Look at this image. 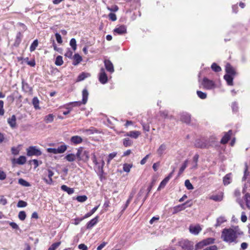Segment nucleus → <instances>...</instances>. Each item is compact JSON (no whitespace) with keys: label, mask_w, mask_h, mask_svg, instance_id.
Segmentation results:
<instances>
[{"label":"nucleus","mask_w":250,"mask_h":250,"mask_svg":"<svg viewBox=\"0 0 250 250\" xmlns=\"http://www.w3.org/2000/svg\"><path fill=\"white\" fill-rule=\"evenodd\" d=\"M82 95H83V100L82 101H77V102H70L69 103V105H71L72 108L73 107L75 106H80L81 105V104H85L88 99V92L87 90L86 89H84L83 90L82 92Z\"/></svg>","instance_id":"obj_2"},{"label":"nucleus","mask_w":250,"mask_h":250,"mask_svg":"<svg viewBox=\"0 0 250 250\" xmlns=\"http://www.w3.org/2000/svg\"><path fill=\"white\" fill-rule=\"evenodd\" d=\"M4 102L3 101L0 100V115L3 116L4 114V110L3 108Z\"/></svg>","instance_id":"obj_56"},{"label":"nucleus","mask_w":250,"mask_h":250,"mask_svg":"<svg viewBox=\"0 0 250 250\" xmlns=\"http://www.w3.org/2000/svg\"><path fill=\"white\" fill-rule=\"evenodd\" d=\"M70 141L73 144L78 145L82 142L83 139L79 136H74L71 138Z\"/></svg>","instance_id":"obj_16"},{"label":"nucleus","mask_w":250,"mask_h":250,"mask_svg":"<svg viewBox=\"0 0 250 250\" xmlns=\"http://www.w3.org/2000/svg\"><path fill=\"white\" fill-rule=\"evenodd\" d=\"M66 149L67 146L65 145H63L59 146L57 150L58 153H62L66 151Z\"/></svg>","instance_id":"obj_39"},{"label":"nucleus","mask_w":250,"mask_h":250,"mask_svg":"<svg viewBox=\"0 0 250 250\" xmlns=\"http://www.w3.org/2000/svg\"><path fill=\"white\" fill-rule=\"evenodd\" d=\"M243 232L238 226L231 228H225L223 229L221 238L225 242L236 244L239 242L238 239L243 235Z\"/></svg>","instance_id":"obj_1"},{"label":"nucleus","mask_w":250,"mask_h":250,"mask_svg":"<svg viewBox=\"0 0 250 250\" xmlns=\"http://www.w3.org/2000/svg\"><path fill=\"white\" fill-rule=\"evenodd\" d=\"M123 143L125 146L128 147L132 145L133 142L129 138H126L123 140Z\"/></svg>","instance_id":"obj_31"},{"label":"nucleus","mask_w":250,"mask_h":250,"mask_svg":"<svg viewBox=\"0 0 250 250\" xmlns=\"http://www.w3.org/2000/svg\"><path fill=\"white\" fill-rule=\"evenodd\" d=\"M74 59L75 62H73V64L75 65L78 64L82 61V57L78 54H76L74 55Z\"/></svg>","instance_id":"obj_32"},{"label":"nucleus","mask_w":250,"mask_h":250,"mask_svg":"<svg viewBox=\"0 0 250 250\" xmlns=\"http://www.w3.org/2000/svg\"><path fill=\"white\" fill-rule=\"evenodd\" d=\"M188 163V160H186L184 162V164H183V165L182 166V167H180V168L179 169L178 175H181L183 172V171L185 170L186 168L187 167Z\"/></svg>","instance_id":"obj_42"},{"label":"nucleus","mask_w":250,"mask_h":250,"mask_svg":"<svg viewBox=\"0 0 250 250\" xmlns=\"http://www.w3.org/2000/svg\"><path fill=\"white\" fill-rule=\"evenodd\" d=\"M182 247L184 250H192L193 249V243L188 240L184 241L182 243Z\"/></svg>","instance_id":"obj_11"},{"label":"nucleus","mask_w":250,"mask_h":250,"mask_svg":"<svg viewBox=\"0 0 250 250\" xmlns=\"http://www.w3.org/2000/svg\"><path fill=\"white\" fill-rule=\"evenodd\" d=\"M92 160L93 163L97 166L98 172L102 174L103 173V167L104 165V161L102 160L101 162H98L94 153L92 154Z\"/></svg>","instance_id":"obj_3"},{"label":"nucleus","mask_w":250,"mask_h":250,"mask_svg":"<svg viewBox=\"0 0 250 250\" xmlns=\"http://www.w3.org/2000/svg\"><path fill=\"white\" fill-rule=\"evenodd\" d=\"M189 230L191 234L196 235L202 230V228L199 225H191L189 227Z\"/></svg>","instance_id":"obj_7"},{"label":"nucleus","mask_w":250,"mask_h":250,"mask_svg":"<svg viewBox=\"0 0 250 250\" xmlns=\"http://www.w3.org/2000/svg\"><path fill=\"white\" fill-rule=\"evenodd\" d=\"M54 116L52 114H50L45 116L44 121L46 123H52L54 120Z\"/></svg>","instance_id":"obj_28"},{"label":"nucleus","mask_w":250,"mask_h":250,"mask_svg":"<svg viewBox=\"0 0 250 250\" xmlns=\"http://www.w3.org/2000/svg\"><path fill=\"white\" fill-rule=\"evenodd\" d=\"M27 151V155L28 156H40L42 154V152L41 150L35 146H29L26 149Z\"/></svg>","instance_id":"obj_4"},{"label":"nucleus","mask_w":250,"mask_h":250,"mask_svg":"<svg viewBox=\"0 0 250 250\" xmlns=\"http://www.w3.org/2000/svg\"><path fill=\"white\" fill-rule=\"evenodd\" d=\"M197 94L198 96L201 99H205L207 98V94L201 91H197Z\"/></svg>","instance_id":"obj_52"},{"label":"nucleus","mask_w":250,"mask_h":250,"mask_svg":"<svg viewBox=\"0 0 250 250\" xmlns=\"http://www.w3.org/2000/svg\"><path fill=\"white\" fill-rule=\"evenodd\" d=\"M117 155V153L113 152L110 153L108 157V160H107V163L109 164L110 163V161L113 159Z\"/></svg>","instance_id":"obj_58"},{"label":"nucleus","mask_w":250,"mask_h":250,"mask_svg":"<svg viewBox=\"0 0 250 250\" xmlns=\"http://www.w3.org/2000/svg\"><path fill=\"white\" fill-rule=\"evenodd\" d=\"M11 152L12 154L17 155L19 153L20 149L18 147H13L11 148Z\"/></svg>","instance_id":"obj_57"},{"label":"nucleus","mask_w":250,"mask_h":250,"mask_svg":"<svg viewBox=\"0 0 250 250\" xmlns=\"http://www.w3.org/2000/svg\"><path fill=\"white\" fill-rule=\"evenodd\" d=\"M70 45L72 47L73 50L75 51L77 49L76 41L75 39H71L70 41Z\"/></svg>","instance_id":"obj_48"},{"label":"nucleus","mask_w":250,"mask_h":250,"mask_svg":"<svg viewBox=\"0 0 250 250\" xmlns=\"http://www.w3.org/2000/svg\"><path fill=\"white\" fill-rule=\"evenodd\" d=\"M61 189L65 192H66L68 194H71L74 193V190L73 188H70L66 186V185H62L61 186Z\"/></svg>","instance_id":"obj_26"},{"label":"nucleus","mask_w":250,"mask_h":250,"mask_svg":"<svg viewBox=\"0 0 250 250\" xmlns=\"http://www.w3.org/2000/svg\"><path fill=\"white\" fill-rule=\"evenodd\" d=\"M232 134V131L229 130L228 132L226 133L221 140V143L222 144H226L229 140Z\"/></svg>","instance_id":"obj_15"},{"label":"nucleus","mask_w":250,"mask_h":250,"mask_svg":"<svg viewBox=\"0 0 250 250\" xmlns=\"http://www.w3.org/2000/svg\"><path fill=\"white\" fill-rule=\"evenodd\" d=\"M104 66L107 71L112 73L114 71V66L112 63L108 60H105L104 61Z\"/></svg>","instance_id":"obj_12"},{"label":"nucleus","mask_w":250,"mask_h":250,"mask_svg":"<svg viewBox=\"0 0 250 250\" xmlns=\"http://www.w3.org/2000/svg\"><path fill=\"white\" fill-rule=\"evenodd\" d=\"M82 131L86 135H91L96 132V129L94 127H91L88 129H82Z\"/></svg>","instance_id":"obj_34"},{"label":"nucleus","mask_w":250,"mask_h":250,"mask_svg":"<svg viewBox=\"0 0 250 250\" xmlns=\"http://www.w3.org/2000/svg\"><path fill=\"white\" fill-rule=\"evenodd\" d=\"M211 68L214 71L216 72H220L221 70V68L215 62L212 64Z\"/></svg>","instance_id":"obj_45"},{"label":"nucleus","mask_w":250,"mask_h":250,"mask_svg":"<svg viewBox=\"0 0 250 250\" xmlns=\"http://www.w3.org/2000/svg\"><path fill=\"white\" fill-rule=\"evenodd\" d=\"M204 250H217V247L215 245L211 246Z\"/></svg>","instance_id":"obj_64"},{"label":"nucleus","mask_w":250,"mask_h":250,"mask_svg":"<svg viewBox=\"0 0 250 250\" xmlns=\"http://www.w3.org/2000/svg\"><path fill=\"white\" fill-rule=\"evenodd\" d=\"M204 246H205L204 243L203 241H201L198 243L196 245L195 247V250H198L200 249H201L202 248H203Z\"/></svg>","instance_id":"obj_51"},{"label":"nucleus","mask_w":250,"mask_h":250,"mask_svg":"<svg viewBox=\"0 0 250 250\" xmlns=\"http://www.w3.org/2000/svg\"><path fill=\"white\" fill-rule=\"evenodd\" d=\"M109 19L111 20L112 21H115L117 20L116 15L112 13H110L109 15Z\"/></svg>","instance_id":"obj_62"},{"label":"nucleus","mask_w":250,"mask_h":250,"mask_svg":"<svg viewBox=\"0 0 250 250\" xmlns=\"http://www.w3.org/2000/svg\"><path fill=\"white\" fill-rule=\"evenodd\" d=\"M99 80L102 84H105L108 81V78L104 68H102L100 69V72L99 75Z\"/></svg>","instance_id":"obj_6"},{"label":"nucleus","mask_w":250,"mask_h":250,"mask_svg":"<svg viewBox=\"0 0 250 250\" xmlns=\"http://www.w3.org/2000/svg\"><path fill=\"white\" fill-rule=\"evenodd\" d=\"M174 172V169H173L172 171L170 172L168 175L160 183L157 190H160L162 188H163L166 184L167 183L169 179L172 177L173 173Z\"/></svg>","instance_id":"obj_8"},{"label":"nucleus","mask_w":250,"mask_h":250,"mask_svg":"<svg viewBox=\"0 0 250 250\" xmlns=\"http://www.w3.org/2000/svg\"><path fill=\"white\" fill-rule=\"evenodd\" d=\"M203 241L204 244L206 246L208 245L213 244L214 242V239H213L212 238H208L206 239L203 240Z\"/></svg>","instance_id":"obj_47"},{"label":"nucleus","mask_w":250,"mask_h":250,"mask_svg":"<svg viewBox=\"0 0 250 250\" xmlns=\"http://www.w3.org/2000/svg\"><path fill=\"white\" fill-rule=\"evenodd\" d=\"M56 40L59 43H62V37L61 35L58 33L55 34Z\"/></svg>","instance_id":"obj_59"},{"label":"nucleus","mask_w":250,"mask_h":250,"mask_svg":"<svg viewBox=\"0 0 250 250\" xmlns=\"http://www.w3.org/2000/svg\"><path fill=\"white\" fill-rule=\"evenodd\" d=\"M196 147L200 148H205L207 147L208 144L205 141L203 140H197L195 143Z\"/></svg>","instance_id":"obj_13"},{"label":"nucleus","mask_w":250,"mask_h":250,"mask_svg":"<svg viewBox=\"0 0 250 250\" xmlns=\"http://www.w3.org/2000/svg\"><path fill=\"white\" fill-rule=\"evenodd\" d=\"M47 176L48 179H46L45 177H42V179L48 185H51L53 183L52 176L54 175V172L50 169L47 170Z\"/></svg>","instance_id":"obj_10"},{"label":"nucleus","mask_w":250,"mask_h":250,"mask_svg":"<svg viewBox=\"0 0 250 250\" xmlns=\"http://www.w3.org/2000/svg\"><path fill=\"white\" fill-rule=\"evenodd\" d=\"M223 194L222 192L220 193L219 194L212 195L210 197V199L216 202H220L223 200Z\"/></svg>","instance_id":"obj_18"},{"label":"nucleus","mask_w":250,"mask_h":250,"mask_svg":"<svg viewBox=\"0 0 250 250\" xmlns=\"http://www.w3.org/2000/svg\"><path fill=\"white\" fill-rule=\"evenodd\" d=\"M99 208V206L94 207L89 212H88L83 217V219H85L86 218H88L90 217L91 215H92Z\"/></svg>","instance_id":"obj_40"},{"label":"nucleus","mask_w":250,"mask_h":250,"mask_svg":"<svg viewBox=\"0 0 250 250\" xmlns=\"http://www.w3.org/2000/svg\"><path fill=\"white\" fill-rule=\"evenodd\" d=\"M224 79L227 82L228 85H233V78L231 75L226 74L224 76Z\"/></svg>","instance_id":"obj_24"},{"label":"nucleus","mask_w":250,"mask_h":250,"mask_svg":"<svg viewBox=\"0 0 250 250\" xmlns=\"http://www.w3.org/2000/svg\"><path fill=\"white\" fill-rule=\"evenodd\" d=\"M181 120L187 124L190 121V115L187 113H183L181 115Z\"/></svg>","instance_id":"obj_21"},{"label":"nucleus","mask_w":250,"mask_h":250,"mask_svg":"<svg viewBox=\"0 0 250 250\" xmlns=\"http://www.w3.org/2000/svg\"><path fill=\"white\" fill-rule=\"evenodd\" d=\"M26 217V213L24 211H21L19 212L18 214V217L20 220L23 221L25 220Z\"/></svg>","instance_id":"obj_46"},{"label":"nucleus","mask_w":250,"mask_h":250,"mask_svg":"<svg viewBox=\"0 0 250 250\" xmlns=\"http://www.w3.org/2000/svg\"><path fill=\"white\" fill-rule=\"evenodd\" d=\"M141 134V132L139 131H131L125 134V136L130 137L134 139H137Z\"/></svg>","instance_id":"obj_14"},{"label":"nucleus","mask_w":250,"mask_h":250,"mask_svg":"<svg viewBox=\"0 0 250 250\" xmlns=\"http://www.w3.org/2000/svg\"><path fill=\"white\" fill-rule=\"evenodd\" d=\"M61 244V242L53 243L48 249V250H55Z\"/></svg>","instance_id":"obj_54"},{"label":"nucleus","mask_w":250,"mask_h":250,"mask_svg":"<svg viewBox=\"0 0 250 250\" xmlns=\"http://www.w3.org/2000/svg\"><path fill=\"white\" fill-rule=\"evenodd\" d=\"M185 185L187 188L188 190H191L194 188L192 185L191 184L189 180H186L185 181Z\"/></svg>","instance_id":"obj_49"},{"label":"nucleus","mask_w":250,"mask_h":250,"mask_svg":"<svg viewBox=\"0 0 250 250\" xmlns=\"http://www.w3.org/2000/svg\"><path fill=\"white\" fill-rule=\"evenodd\" d=\"M231 182V174H227L223 178V183L225 185H228Z\"/></svg>","instance_id":"obj_27"},{"label":"nucleus","mask_w":250,"mask_h":250,"mask_svg":"<svg viewBox=\"0 0 250 250\" xmlns=\"http://www.w3.org/2000/svg\"><path fill=\"white\" fill-rule=\"evenodd\" d=\"M7 199L3 196H0V203L2 205H5L7 204Z\"/></svg>","instance_id":"obj_60"},{"label":"nucleus","mask_w":250,"mask_h":250,"mask_svg":"<svg viewBox=\"0 0 250 250\" xmlns=\"http://www.w3.org/2000/svg\"><path fill=\"white\" fill-rule=\"evenodd\" d=\"M226 71L227 74L229 75H234L235 73L234 69L229 64H227L226 66Z\"/></svg>","instance_id":"obj_25"},{"label":"nucleus","mask_w":250,"mask_h":250,"mask_svg":"<svg viewBox=\"0 0 250 250\" xmlns=\"http://www.w3.org/2000/svg\"><path fill=\"white\" fill-rule=\"evenodd\" d=\"M89 76H90V74L89 73L83 72L78 76L77 81H82Z\"/></svg>","instance_id":"obj_35"},{"label":"nucleus","mask_w":250,"mask_h":250,"mask_svg":"<svg viewBox=\"0 0 250 250\" xmlns=\"http://www.w3.org/2000/svg\"><path fill=\"white\" fill-rule=\"evenodd\" d=\"M87 199V197L85 195L78 196L76 198L77 200L80 202H84Z\"/></svg>","instance_id":"obj_53"},{"label":"nucleus","mask_w":250,"mask_h":250,"mask_svg":"<svg viewBox=\"0 0 250 250\" xmlns=\"http://www.w3.org/2000/svg\"><path fill=\"white\" fill-rule=\"evenodd\" d=\"M26 158L24 156H21L17 160L16 163L19 165H23L26 163Z\"/></svg>","instance_id":"obj_37"},{"label":"nucleus","mask_w":250,"mask_h":250,"mask_svg":"<svg viewBox=\"0 0 250 250\" xmlns=\"http://www.w3.org/2000/svg\"><path fill=\"white\" fill-rule=\"evenodd\" d=\"M47 151L49 153H51L53 154H58L57 148H48Z\"/></svg>","instance_id":"obj_61"},{"label":"nucleus","mask_w":250,"mask_h":250,"mask_svg":"<svg viewBox=\"0 0 250 250\" xmlns=\"http://www.w3.org/2000/svg\"><path fill=\"white\" fill-rule=\"evenodd\" d=\"M227 219L224 216H220L216 220V223L215 225L216 228L220 226L222 224L225 222Z\"/></svg>","instance_id":"obj_23"},{"label":"nucleus","mask_w":250,"mask_h":250,"mask_svg":"<svg viewBox=\"0 0 250 250\" xmlns=\"http://www.w3.org/2000/svg\"><path fill=\"white\" fill-rule=\"evenodd\" d=\"M64 106L67 110L66 111H64L63 112V114L64 115H66L68 114L70 112V111L72 109V108L71 106V105H69V103L67 104H66L65 105H64Z\"/></svg>","instance_id":"obj_50"},{"label":"nucleus","mask_w":250,"mask_h":250,"mask_svg":"<svg viewBox=\"0 0 250 250\" xmlns=\"http://www.w3.org/2000/svg\"><path fill=\"white\" fill-rule=\"evenodd\" d=\"M186 203L177 206L174 208V213H177L180 211H182L185 209Z\"/></svg>","instance_id":"obj_29"},{"label":"nucleus","mask_w":250,"mask_h":250,"mask_svg":"<svg viewBox=\"0 0 250 250\" xmlns=\"http://www.w3.org/2000/svg\"><path fill=\"white\" fill-rule=\"evenodd\" d=\"M27 205V203L22 200H20L17 204V207L18 208L25 207Z\"/></svg>","instance_id":"obj_55"},{"label":"nucleus","mask_w":250,"mask_h":250,"mask_svg":"<svg viewBox=\"0 0 250 250\" xmlns=\"http://www.w3.org/2000/svg\"><path fill=\"white\" fill-rule=\"evenodd\" d=\"M167 147V146L166 144H162L158 148L157 153L159 156H162L164 154L165 151L166 150Z\"/></svg>","instance_id":"obj_20"},{"label":"nucleus","mask_w":250,"mask_h":250,"mask_svg":"<svg viewBox=\"0 0 250 250\" xmlns=\"http://www.w3.org/2000/svg\"><path fill=\"white\" fill-rule=\"evenodd\" d=\"M55 63L56 65H58V66L62 65L63 63L62 56H57L56 59Z\"/></svg>","instance_id":"obj_38"},{"label":"nucleus","mask_w":250,"mask_h":250,"mask_svg":"<svg viewBox=\"0 0 250 250\" xmlns=\"http://www.w3.org/2000/svg\"><path fill=\"white\" fill-rule=\"evenodd\" d=\"M202 85L205 88L208 90L214 88L215 87V84L214 82L208 80L206 78H204L202 82Z\"/></svg>","instance_id":"obj_5"},{"label":"nucleus","mask_w":250,"mask_h":250,"mask_svg":"<svg viewBox=\"0 0 250 250\" xmlns=\"http://www.w3.org/2000/svg\"><path fill=\"white\" fill-rule=\"evenodd\" d=\"M18 183L20 185H21L23 187H28L31 186V185L30 184V183L29 182H28L27 181H25V180H24L22 178H20L19 179Z\"/></svg>","instance_id":"obj_30"},{"label":"nucleus","mask_w":250,"mask_h":250,"mask_svg":"<svg viewBox=\"0 0 250 250\" xmlns=\"http://www.w3.org/2000/svg\"><path fill=\"white\" fill-rule=\"evenodd\" d=\"M126 33V27L124 25L116 27L113 30L114 35H123Z\"/></svg>","instance_id":"obj_9"},{"label":"nucleus","mask_w":250,"mask_h":250,"mask_svg":"<svg viewBox=\"0 0 250 250\" xmlns=\"http://www.w3.org/2000/svg\"><path fill=\"white\" fill-rule=\"evenodd\" d=\"M72 54L73 52L69 49H68V50L64 54V56L68 58H71L72 56Z\"/></svg>","instance_id":"obj_63"},{"label":"nucleus","mask_w":250,"mask_h":250,"mask_svg":"<svg viewBox=\"0 0 250 250\" xmlns=\"http://www.w3.org/2000/svg\"><path fill=\"white\" fill-rule=\"evenodd\" d=\"M98 216L95 217L94 218L91 220L89 222H88L87 224V229H90L92 228L94 226H95L98 222Z\"/></svg>","instance_id":"obj_19"},{"label":"nucleus","mask_w":250,"mask_h":250,"mask_svg":"<svg viewBox=\"0 0 250 250\" xmlns=\"http://www.w3.org/2000/svg\"><path fill=\"white\" fill-rule=\"evenodd\" d=\"M132 166V164H124L123 165V170L126 172H129Z\"/></svg>","instance_id":"obj_44"},{"label":"nucleus","mask_w":250,"mask_h":250,"mask_svg":"<svg viewBox=\"0 0 250 250\" xmlns=\"http://www.w3.org/2000/svg\"><path fill=\"white\" fill-rule=\"evenodd\" d=\"M65 159L68 162H73L76 160V155L72 153L68 154L65 157Z\"/></svg>","instance_id":"obj_33"},{"label":"nucleus","mask_w":250,"mask_h":250,"mask_svg":"<svg viewBox=\"0 0 250 250\" xmlns=\"http://www.w3.org/2000/svg\"><path fill=\"white\" fill-rule=\"evenodd\" d=\"M245 200L247 208L250 209V194L246 193L245 195Z\"/></svg>","instance_id":"obj_41"},{"label":"nucleus","mask_w":250,"mask_h":250,"mask_svg":"<svg viewBox=\"0 0 250 250\" xmlns=\"http://www.w3.org/2000/svg\"><path fill=\"white\" fill-rule=\"evenodd\" d=\"M8 123L10 125V126L14 128L16 126V116L13 115L11 117L9 118L7 120Z\"/></svg>","instance_id":"obj_17"},{"label":"nucleus","mask_w":250,"mask_h":250,"mask_svg":"<svg viewBox=\"0 0 250 250\" xmlns=\"http://www.w3.org/2000/svg\"><path fill=\"white\" fill-rule=\"evenodd\" d=\"M22 38V35L21 32H18L17 34L16 40L14 43V45L16 46H18L20 44L21 39Z\"/></svg>","instance_id":"obj_22"},{"label":"nucleus","mask_w":250,"mask_h":250,"mask_svg":"<svg viewBox=\"0 0 250 250\" xmlns=\"http://www.w3.org/2000/svg\"><path fill=\"white\" fill-rule=\"evenodd\" d=\"M32 104L35 109H38L40 107L39 106V100L37 97H34L32 100Z\"/></svg>","instance_id":"obj_36"},{"label":"nucleus","mask_w":250,"mask_h":250,"mask_svg":"<svg viewBox=\"0 0 250 250\" xmlns=\"http://www.w3.org/2000/svg\"><path fill=\"white\" fill-rule=\"evenodd\" d=\"M38 45V41L37 40H35L33 43L31 44L30 47V51L31 52L34 51Z\"/></svg>","instance_id":"obj_43"}]
</instances>
